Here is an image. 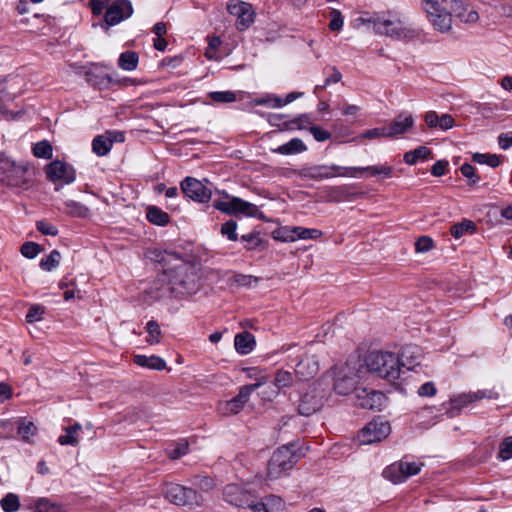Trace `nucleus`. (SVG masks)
<instances>
[{
	"mask_svg": "<svg viewBox=\"0 0 512 512\" xmlns=\"http://www.w3.org/2000/svg\"><path fill=\"white\" fill-rule=\"evenodd\" d=\"M297 462V456L290 446L278 448L269 460L267 468V477L276 480L284 476L291 470Z\"/></svg>",
	"mask_w": 512,
	"mask_h": 512,
	"instance_id": "obj_7",
	"label": "nucleus"
},
{
	"mask_svg": "<svg viewBox=\"0 0 512 512\" xmlns=\"http://www.w3.org/2000/svg\"><path fill=\"white\" fill-rule=\"evenodd\" d=\"M365 377L364 365L357 360L349 361L338 371L334 389L340 395H347L356 390L357 384Z\"/></svg>",
	"mask_w": 512,
	"mask_h": 512,
	"instance_id": "obj_5",
	"label": "nucleus"
},
{
	"mask_svg": "<svg viewBox=\"0 0 512 512\" xmlns=\"http://www.w3.org/2000/svg\"><path fill=\"white\" fill-rule=\"evenodd\" d=\"M235 349L242 355L249 354L255 346V338L249 332L239 333L234 340Z\"/></svg>",
	"mask_w": 512,
	"mask_h": 512,
	"instance_id": "obj_29",
	"label": "nucleus"
},
{
	"mask_svg": "<svg viewBox=\"0 0 512 512\" xmlns=\"http://www.w3.org/2000/svg\"><path fill=\"white\" fill-rule=\"evenodd\" d=\"M139 63V56L134 51H125L120 54L118 66L124 71H134Z\"/></svg>",
	"mask_w": 512,
	"mask_h": 512,
	"instance_id": "obj_33",
	"label": "nucleus"
},
{
	"mask_svg": "<svg viewBox=\"0 0 512 512\" xmlns=\"http://www.w3.org/2000/svg\"><path fill=\"white\" fill-rule=\"evenodd\" d=\"M46 177L55 184L69 185L76 179L75 169L60 160H54L45 166Z\"/></svg>",
	"mask_w": 512,
	"mask_h": 512,
	"instance_id": "obj_13",
	"label": "nucleus"
},
{
	"mask_svg": "<svg viewBox=\"0 0 512 512\" xmlns=\"http://www.w3.org/2000/svg\"><path fill=\"white\" fill-rule=\"evenodd\" d=\"M464 23H475L479 19L478 12L475 10H467L460 3V8L457 12H453Z\"/></svg>",
	"mask_w": 512,
	"mask_h": 512,
	"instance_id": "obj_49",
	"label": "nucleus"
},
{
	"mask_svg": "<svg viewBox=\"0 0 512 512\" xmlns=\"http://www.w3.org/2000/svg\"><path fill=\"white\" fill-rule=\"evenodd\" d=\"M390 432L391 427L389 422L378 418L366 424L358 433L357 438L360 444L368 445L382 441L388 437Z\"/></svg>",
	"mask_w": 512,
	"mask_h": 512,
	"instance_id": "obj_12",
	"label": "nucleus"
},
{
	"mask_svg": "<svg viewBox=\"0 0 512 512\" xmlns=\"http://www.w3.org/2000/svg\"><path fill=\"white\" fill-rule=\"evenodd\" d=\"M134 363L140 367H145L152 370H164L166 368V362L163 358L159 356H145V355H135Z\"/></svg>",
	"mask_w": 512,
	"mask_h": 512,
	"instance_id": "obj_27",
	"label": "nucleus"
},
{
	"mask_svg": "<svg viewBox=\"0 0 512 512\" xmlns=\"http://www.w3.org/2000/svg\"><path fill=\"white\" fill-rule=\"evenodd\" d=\"M499 457L502 460H508L512 458V436L506 438L502 442L500 446Z\"/></svg>",
	"mask_w": 512,
	"mask_h": 512,
	"instance_id": "obj_60",
	"label": "nucleus"
},
{
	"mask_svg": "<svg viewBox=\"0 0 512 512\" xmlns=\"http://www.w3.org/2000/svg\"><path fill=\"white\" fill-rule=\"evenodd\" d=\"M64 206L65 212L73 217H86L89 212L86 206L74 200L65 201Z\"/></svg>",
	"mask_w": 512,
	"mask_h": 512,
	"instance_id": "obj_39",
	"label": "nucleus"
},
{
	"mask_svg": "<svg viewBox=\"0 0 512 512\" xmlns=\"http://www.w3.org/2000/svg\"><path fill=\"white\" fill-rule=\"evenodd\" d=\"M20 508V499L17 494L8 493L2 498V510L4 512H16Z\"/></svg>",
	"mask_w": 512,
	"mask_h": 512,
	"instance_id": "obj_44",
	"label": "nucleus"
},
{
	"mask_svg": "<svg viewBox=\"0 0 512 512\" xmlns=\"http://www.w3.org/2000/svg\"><path fill=\"white\" fill-rule=\"evenodd\" d=\"M359 169L357 171V177L363 172H369L372 176L381 175L385 178H389L392 176L393 168L389 165H374L367 167H356Z\"/></svg>",
	"mask_w": 512,
	"mask_h": 512,
	"instance_id": "obj_37",
	"label": "nucleus"
},
{
	"mask_svg": "<svg viewBox=\"0 0 512 512\" xmlns=\"http://www.w3.org/2000/svg\"><path fill=\"white\" fill-rule=\"evenodd\" d=\"M359 169L354 167H344L339 165H314L302 169L301 175L312 180H324L335 177H357Z\"/></svg>",
	"mask_w": 512,
	"mask_h": 512,
	"instance_id": "obj_9",
	"label": "nucleus"
},
{
	"mask_svg": "<svg viewBox=\"0 0 512 512\" xmlns=\"http://www.w3.org/2000/svg\"><path fill=\"white\" fill-rule=\"evenodd\" d=\"M498 144L503 150L509 149L512 146V131L501 133L498 136Z\"/></svg>",
	"mask_w": 512,
	"mask_h": 512,
	"instance_id": "obj_64",
	"label": "nucleus"
},
{
	"mask_svg": "<svg viewBox=\"0 0 512 512\" xmlns=\"http://www.w3.org/2000/svg\"><path fill=\"white\" fill-rule=\"evenodd\" d=\"M146 330L149 334L148 338L146 339L147 343L150 345L158 344L161 338V330L158 323L153 320L149 321L147 323Z\"/></svg>",
	"mask_w": 512,
	"mask_h": 512,
	"instance_id": "obj_48",
	"label": "nucleus"
},
{
	"mask_svg": "<svg viewBox=\"0 0 512 512\" xmlns=\"http://www.w3.org/2000/svg\"><path fill=\"white\" fill-rule=\"evenodd\" d=\"M36 228L43 235H49V236H57L58 235L57 227L46 220L37 221Z\"/></svg>",
	"mask_w": 512,
	"mask_h": 512,
	"instance_id": "obj_52",
	"label": "nucleus"
},
{
	"mask_svg": "<svg viewBox=\"0 0 512 512\" xmlns=\"http://www.w3.org/2000/svg\"><path fill=\"white\" fill-rule=\"evenodd\" d=\"M431 155V150L425 146H420L412 151L404 154V161L409 165H414L418 160L428 159Z\"/></svg>",
	"mask_w": 512,
	"mask_h": 512,
	"instance_id": "obj_36",
	"label": "nucleus"
},
{
	"mask_svg": "<svg viewBox=\"0 0 512 512\" xmlns=\"http://www.w3.org/2000/svg\"><path fill=\"white\" fill-rule=\"evenodd\" d=\"M365 375L372 373L377 377L394 381L400 375L398 355L388 351H373L365 359Z\"/></svg>",
	"mask_w": 512,
	"mask_h": 512,
	"instance_id": "obj_3",
	"label": "nucleus"
},
{
	"mask_svg": "<svg viewBox=\"0 0 512 512\" xmlns=\"http://www.w3.org/2000/svg\"><path fill=\"white\" fill-rule=\"evenodd\" d=\"M110 136L106 134L96 136L92 141V150L98 156H105L111 150Z\"/></svg>",
	"mask_w": 512,
	"mask_h": 512,
	"instance_id": "obj_34",
	"label": "nucleus"
},
{
	"mask_svg": "<svg viewBox=\"0 0 512 512\" xmlns=\"http://www.w3.org/2000/svg\"><path fill=\"white\" fill-rule=\"evenodd\" d=\"M33 155L37 158L50 159L53 155V148L49 141L43 140L33 146Z\"/></svg>",
	"mask_w": 512,
	"mask_h": 512,
	"instance_id": "obj_43",
	"label": "nucleus"
},
{
	"mask_svg": "<svg viewBox=\"0 0 512 512\" xmlns=\"http://www.w3.org/2000/svg\"><path fill=\"white\" fill-rule=\"evenodd\" d=\"M399 357V367H405L408 370L413 369L420 364L423 357L422 349L417 345H406Z\"/></svg>",
	"mask_w": 512,
	"mask_h": 512,
	"instance_id": "obj_21",
	"label": "nucleus"
},
{
	"mask_svg": "<svg viewBox=\"0 0 512 512\" xmlns=\"http://www.w3.org/2000/svg\"><path fill=\"white\" fill-rule=\"evenodd\" d=\"M181 190L187 197L199 203L208 202L212 196L210 188L192 177H187L181 182Z\"/></svg>",
	"mask_w": 512,
	"mask_h": 512,
	"instance_id": "obj_16",
	"label": "nucleus"
},
{
	"mask_svg": "<svg viewBox=\"0 0 512 512\" xmlns=\"http://www.w3.org/2000/svg\"><path fill=\"white\" fill-rule=\"evenodd\" d=\"M401 463L403 464L406 479L410 476L417 475L423 467V464L420 462L401 461Z\"/></svg>",
	"mask_w": 512,
	"mask_h": 512,
	"instance_id": "obj_55",
	"label": "nucleus"
},
{
	"mask_svg": "<svg viewBox=\"0 0 512 512\" xmlns=\"http://www.w3.org/2000/svg\"><path fill=\"white\" fill-rule=\"evenodd\" d=\"M162 261L168 265L163 271L162 281L168 283L171 292L177 295H190L198 290L199 276L196 265L174 253H166Z\"/></svg>",
	"mask_w": 512,
	"mask_h": 512,
	"instance_id": "obj_1",
	"label": "nucleus"
},
{
	"mask_svg": "<svg viewBox=\"0 0 512 512\" xmlns=\"http://www.w3.org/2000/svg\"><path fill=\"white\" fill-rule=\"evenodd\" d=\"M383 394L374 390L361 389L357 394V405L365 409L379 410Z\"/></svg>",
	"mask_w": 512,
	"mask_h": 512,
	"instance_id": "obj_24",
	"label": "nucleus"
},
{
	"mask_svg": "<svg viewBox=\"0 0 512 512\" xmlns=\"http://www.w3.org/2000/svg\"><path fill=\"white\" fill-rule=\"evenodd\" d=\"M222 199H216L213 203L215 209L229 215H244L254 217L258 213V208L253 203L245 201L239 197L230 196L225 191H218Z\"/></svg>",
	"mask_w": 512,
	"mask_h": 512,
	"instance_id": "obj_8",
	"label": "nucleus"
},
{
	"mask_svg": "<svg viewBox=\"0 0 512 512\" xmlns=\"http://www.w3.org/2000/svg\"><path fill=\"white\" fill-rule=\"evenodd\" d=\"M330 23L329 28L332 31H340L343 27V18L341 16L340 11L338 10H332L330 12Z\"/></svg>",
	"mask_w": 512,
	"mask_h": 512,
	"instance_id": "obj_58",
	"label": "nucleus"
},
{
	"mask_svg": "<svg viewBox=\"0 0 512 512\" xmlns=\"http://www.w3.org/2000/svg\"><path fill=\"white\" fill-rule=\"evenodd\" d=\"M422 8L429 21L440 32H448L452 26V12L460 8L458 0H422Z\"/></svg>",
	"mask_w": 512,
	"mask_h": 512,
	"instance_id": "obj_4",
	"label": "nucleus"
},
{
	"mask_svg": "<svg viewBox=\"0 0 512 512\" xmlns=\"http://www.w3.org/2000/svg\"><path fill=\"white\" fill-rule=\"evenodd\" d=\"M476 230V224L471 220H464L460 223L454 224L451 229V235L459 239L466 233H473Z\"/></svg>",
	"mask_w": 512,
	"mask_h": 512,
	"instance_id": "obj_38",
	"label": "nucleus"
},
{
	"mask_svg": "<svg viewBox=\"0 0 512 512\" xmlns=\"http://www.w3.org/2000/svg\"><path fill=\"white\" fill-rule=\"evenodd\" d=\"M310 133L313 135L314 139L318 142H324L331 138V133L319 126H310Z\"/></svg>",
	"mask_w": 512,
	"mask_h": 512,
	"instance_id": "obj_59",
	"label": "nucleus"
},
{
	"mask_svg": "<svg viewBox=\"0 0 512 512\" xmlns=\"http://www.w3.org/2000/svg\"><path fill=\"white\" fill-rule=\"evenodd\" d=\"M361 137L367 139H376L381 137H388V133L386 127L384 126L367 130L361 135Z\"/></svg>",
	"mask_w": 512,
	"mask_h": 512,
	"instance_id": "obj_61",
	"label": "nucleus"
},
{
	"mask_svg": "<svg viewBox=\"0 0 512 512\" xmlns=\"http://www.w3.org/2000/svg\"><path fill=\"white\" fill-rule=\"evenodd\" d=\"M237 224L235 221L230 220L224 223L221 227V234L226 236L231 241L237 240Z\"/></svg>",
	"mask_w": 512,
	"mask_h": 512,
	"instance_id": "obj_53",
	"label": "nucleus"
},
{
	"mask_svg": "<svg viewBox=\"0 0 512 512\" xmlns=\"http://www.w3.org/2000/svg\"><path fill=\"white\" fill-rule=\"evenodd\" d=\"M383 477L394 484H399L406 481L403 464L401 461L392 463L391 465L387 466L383 471Z\"/></svg>",
	"mask_w": 512,
	"mask_h": 512,
	"instance_id": "obj_30",
	"label": "nucleus"
},
{
	"mask_svg": "<svg viewBox=\"0 0 512 512\" xmlns=\"http://www.w3.org/2000/svg\"><path fill=\"white\" fill-rule=\"evenodd\" d=\"M499 396L500 394L495 388L479 389L477 391L469 392V397L472 399L473 403L483 399L496 400L499 398Z\"/></svg>",
	"mask_w": 512,
	"mask_h": 512,
	"instance_id": "obj_46",
	"label": "nucleus"
},
{
	"mask_svg": "<svg viewBox=\"0 0 512 512\" xmlns=\"http://www.w3.org/2000/svg\"><path fill=\"white\" fill-rule=\"evenodd\" d=\"M319 370L318 360L314 355H306L295 368V374L299 380L306 381L313 378Z\"/></svg>",
	"mask_w": 512,
	"mask_h": 512,
	"instance_id": "obj_20",
	"label": "nucleus"
},
{
	"mask_svg": "<svg viewBox=\"0 0 512 512\" xmlns=\"http://www.w3.org/2000/svg\"><path fill=\"white\" fill-rule=\"evenodd\" d=\"M472 159L476 163L487 164L492 168L499 166L501 162L500 157L496 154L474 153Z\"/></svg>",
	"mask_w": 512,
	"mask_h": 512,
	"instance_id": "obj_45",
	"label": "nucleus"
},
{
	"mask_svg": "<svg viewBox=\"0 0 512 512\" xmlns=\"http://www.w3.org/2000/svg\"><path fill=\"white\" fill-rule=\"evenodd\" d=\"M424 120L430 129H440L442 131L451 129L455 124V120L450 114L438 115L436 111L426 112Z\"/></svg>",
	"mask_w": 512,
	"mask_h": 512,
	"instance_id": "obj_22",
	"label": "nucleus"
},
{
	"mask_svg": "<svg viewBox=\"0 0 512 512\" xmlns=\"http://www.w3.org/2000/svg\"><path fill=\"white\" fill-rule=\"evenodd\" d=\"M45 313V308L41 305H33L30 307L26 319L27 322L33 323L40 321Z\"/></svg>",
	"mask_w": 512,
	"mask_h": 512,
	"instance_id": "obj_54",
	"label": "nucleus"
},
{
	"mask_svg": "<svg viewBox=\"0 0 512 512\" xmlns=\"http://www.w3.org/2000/svg\"><path fill=\"white\" fill-rule=\"evenodd\" d=\"M213 103L225 104L236 101V93L233 91H212L207 94Z\"/></svg>",
	"mask_w": 512,
	"mask_h": 512,
	"instance_id": "obj_42",
	"label": "nucleus"
},
{
	"mask_svg": "<svg viewBox=\"0 0 512 512\" xmlns=\"http://www.w3.org/2000/svg\"><path fill=\"white\" fill-rule=\"evenodd\" d=\"M146 217L149 222L159 226H164L169 222V215L156 206L147 208Z\"/></svg>",
	"mask_w": 512,
	"mask_h": 512,
	"instance_id": "obj_35",
	"label": "nucleus"
},
{
	"mask_svg": "<svg viewBox=\"0 0 512 512\" xmlns=\"http://www.w3.org/2000/svg\"><path fill=\"white\" fill-rule=\"evenodd\" d=\"M306 150L307 146L300 138H293L289 142L274 149L273 152L281 155H293L302 153Z\"/></svg>",
	"mask_w": 512,
	"mask_h": 512,
	"instance_id": "obj_31",
	"label": "nucleus"
},
{
	"mask_svg": "<svg viewBox=\"0 0 512 512\" xmlns=\"http://www.w3.org/2000/svg\"><path fill=\"white\" fill-rule=\"evenodd\" d=\"M33 175L28 164L2 157V184L25 188L32 181Z\"/></svg>",
	"mask_w": 512,
	"mask_h": 512,
	"instance_id": "obj_6",
	"label": "nucleus"
},
{
	"mask_svg": "<svg viewBox=\"0 0 512 512\" xmlns=\"http://www.w3.org/2000/svg\"><path fill=\"white\" fill-rule=\"evenodd\" d=\"M324 395L317 392L316 388H311L304 393L299 401L298 412L303 416H310L317 412L323 405Z\"/></svg>",
	"mask_w": 512,
	"mask_h": 512,
	"instance_id": "obj_18",
	"label": "nucleus"
},
{
	"mask_svg": "<svg viewBox=\"0 0 512 512\" xmlns=\"http://www.w3.org/2000/svg\"><path fill=\"white\" fill-rule=\"evenodd\" d=\"M133 14V7L129 0H116L107 6L104 20L108 26L119 24Z\"/></svg>",
	"mask_w": 512,
	"mask_h": 512,
	"instance_id": "obj_15",
	"label": "nucleus"
},
{
	"mask_svg": "<svg viewBox=\"0 0 512 512\" xmlns=\"http://www.w3.org/2000/svg\"><path fill=\"white\" fill-rule=\"evenodd\" d=\"M274 239L282 242H295L294 226H285L274 232Z\"/></svg>",
	"mask_w": 512,
	"mask_h": 512,
	"instance_id": "obj_50",
	"label": "nucleus"
},
{
	"mask_svg": "<svg viewBox=\"0 0 512 512\" xmlns=\"http://www.w3.org/2000/svg\"><path fill=\"white\" fill-rule=\"evenodd\" d=\"M41 251L39 244L34 242H26L21 247V254L29 259L35 258Z\"/></svg>",
	"mask_w": 512,
	"mask_h": 512,
	"instance_id": "obj_51",
	"label": "nucleus"
},
{
	"mask_svg": "<svg viewBox=\"0 0 512 512\" xmlns=\"http://www.w3.org/2000/svg\"><path fill=\"white\" fill-rule=\"evenodd\" d=\"M293 384V375L291 372L286 370H278L274 378V386L276 389H272L269 392H263V399L271 401L277 395L280 389L287 388Z\"/></svg>",
	"mask_w": 512,
	"mask_h": 512,
	"instance_id": "obj_25",
	"label": "nucleus"
},
{
	"mask_svg": "<svg viewBox=\"0 0 512 512\" xmlns=\"http://www.w3.org/2000/svg\"><path fill=\"white\" fill-rule=\"evenodd\" d=\"M163 494L167 500L178 506L200 507L203 498L195 490L170 483L163 488Z\"/></svg>",
	"mask_w": 512,
	"mask_h": 512,
	"instance_id": "obj_10",
	"label": "nucleus"
},
{
	"mask_svg": "<svg viewBox=\"0 0 512 512\" xmlns=\"http://www.w3.org/2000/svg\"><path fill=\"white\" fill-rule=\"evenodd\" d=\"M64 434L58 437V443L60 445H71L77 446L79 444V433L82 430L80 423H74L71 426L64 427Z\"/></svg>",
	"mask_w": 512,
	"mask_h": 512,
	"instance_id": "obj_28",
	"label": "nucleus"
},
{
	"mask_svg": "<svg viewBox=\"0 0 512 512\" xmlns=\"http://www.w3.org/2000/svg\"><path fill=\"white\" fill-rule=\"evenodd\" d=\"M16 435L18 438L26 441L28 443L32 442V437L37 434V427L32 421H28L26 419L18 418L16 419Z\"/></svg>",
	"mask_w": 512,
	"mask_h": 512,
	"instance_id": "obj_26",
	"label": "nucleus"
},
{
	"mask_svg": "<svg viewBox=\"0 0 512 512\" xmlns=\"http://www.w3.org/2000/svg\"><path fill=\"white\" fill-rule=\"evenodd\" d=\"M228 12L236 18L237 28L244 30L254 22L252 5L240 0H230L227 4Z\"/></svg>",
	"mask_w": 512,
	"mask_h": 512,
	"instance_id": "obj_14",
	"label": "nucleus"
},
{
	"mask_svg": "<svg viewBox=\"0 0 512 512\" xmlns=\"http://www.w3.org/2000/svg\"><path fill=\"white\" fill-rule=\"evenodd\" d=\"M266 376L260 377L255 383L242 386L239 393L228 401L221 402L219 411L223 415H234L240 412L245 404L248 402L250 395L253 391L260 388L267 383Z\"/></svg>",
	"mask_w": 512,
	"mask_h": 512,
	"instance_id": "obj_11",
	"label": "nucleus"
},
{
	"mask_svg": "<svg viewBox=\"0 0 512 512\" xmlns=\"http://www.w3.org/2000/svg\"><path fill=\"white\" fill-rule=\"evenodd\" d=\"M461 173L464 177L471 180V184H475L479 181V177L475 174V169L471 164L464 163L461 168Z\"/></svg>",
	"mask_w": 512,
	"mask_h": 512,
	"instance_id": "obj_62",
	"label": "nucleus"
},
{
	"mask_svg": "<svg viewBox=\"0 0 512 512\" xmlns=\"http://www.w3.org/2000/svg\"><path fill=\"white\" fill-rule=\"evenodd\" d=\"M30 509H33L34 512H65L60 503L46 497L37 498Z\"/></svg>",
	"mask_w": 512,
	"mask_h": 512,
	"instance_id": "obj_32",
	"label": "nucleus"
},
{
	"mask_svg": "<svg viewBox=\"0 0 512 512\" xmlns=\"http://www.w3.org/2000/svg\"><path fill=\"white\" fill-rule=\"evenodd\" d=\"M373 29L381 34L397 40L413 39L417 31L397 13H388L368 20Z\"/></svg>",
	"mask_w": 512,
	"mask_h": 512,
	"instance_id": "obj_2",
	"label": "nucleus"
},
{
	"mask_svg": "<svg viewBox=\"0 0 512 512\" xmlns=\"http://www.w3.org/2000/svg\"><path fill=\"white\" fill-rule=\"evenodd\" d=\"M188 452V443L186 441L180 442L174 449L169 450V457L172 459L180 458Z\"/></svg>",
	"mask_w": 512,
	"mask_h": 512,
	"instance_id": "obj_63",
	"label": "nucleus"
},
{
	"mask_svg": "<svg viewBox=\"0 0 512 512\" xmlns=\"http://www.w3.org/2000/svg\"><path fill=\"white\" fill-rule=\"evenodd\" d=\"M414 125V119L411 114L401 113L399 114L389 126H385L387 129L388 137H395L406 133Z\"/></svg>",
	"mask_w": 512,
	"mask_h": 512,
	"instance_id": "obj_23",
	"label": "nucleus"
},
{
	"mask_svg": "<svg viewBox=\"0 0 512 512\" xmlns=\"http://www.w3.org/2000/svg\"><path fill=\"white\" fill-rule=\"evenodd\" d=\"M61 259V254L58 250H52L47 256L43 257L40 261V267L44 271H52L58 267Z\"/></svg>",
	"mask_w": 512,
	"mask_h": 512,
	"instance_id": "obj_40",
	"label": "nucleus"
},
{
	"mask_svg": "<svg viewBox=\"0 0 512 512\" xmlns=\"http://www.w3.org/2000/svg\"><path fill=\"white\" fill-rule=\"evenodd\" d=\"M322 236V232L315 228H305L294 226V237L297 240L317 239Z\"/></svg>",
	"mask_w": 512,
	"mask_h": 512,
	"instance_id": "obj_41",
	"label": "nucleus"
},
{
	"mask_svg": "<svg viewBox=\"0 0 512 512\" xmlns=\"http://www.w3.org/2000/svg\"><path fill=\"white\" fill-rule=\"evenodd\" d=\"M247 508L252 512H281L284 509V503L276 495H268L260 502H255L253 497Z\"/></svg>",
	"mask_w": 512,
	"mask_h": 512,
	"instance_id": "obj_19",
	"label": "nucleus"
},
{
	"mask_svg": "<svg viewBox=\"0 0 512 512\" xmlns=\"http://www.w3.org/2000/svg\"><path fill=\"white\" fill-rule=\"evenodd\" d=\"M107 80L111 85H119V86H125V87L137 84V81L135 79L127 78V77L121 78L116 73L112 74V75H107Z\"/></svg>",
	"mask_w": 512,
	"mask_h": 512,
	"instance_id": "obj_56",
	"label": "nucleus"
},
{
	"mask_svg": "<svg viewBox=\"0 0 512 512\" xmlns=\"http://www.w3.org/2000/svg\"><path fill=\"white\" fill-rule=\"evenodd\" d=\"M433 248V240L428 236H421L415 243V249L419 253H425Z\"/></svg>",
	"mask_w": 512,
	"mask_h": 512,
	"instance_id": "obj_57",
	"label": "nucleus"
},
{
	"mask_svg": "<svg viewBox=\"0 0 512 512\" xmlns=\"http://www.w3.org/2000/svg\"><path fill=\"white\" fill-rule=\"evenodd\" d=\"M223 498L230 505L238 508H247L253 495L246 487L232 483L224 488Z\"/></svg>",
	"mask_w": 512,
	"mask_h": 512,
	"instance_id": "obj_17",
	"label": "nucleus"
},
{
	"mask_svg": "<svg viewBox=\"0 0 512 512\" xmlns=\"http://www.w3.org/2000/svg\"><path fill=\"white\" fill-rule=\"evenodd\" d=\"M471 403H473V401L469 397V392L468 393H461V394L455 396L450 401L451 415L452 416L454 415L453 411H459V410H461L462 408L468 406Z\"/></svg>",
	"mask_w": 512,
	"mask_h": 512,
	"instance_id": "obj_47",
	"label": "nucleus"
}]
</instances>
